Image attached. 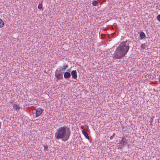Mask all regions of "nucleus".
I'll list each match as a JSON object with an SVG mask.
<instances>
[{"mask_svg":"<svg viewBox=\"0 0 160 160\" xmlns=\"http://www.w3.org/2000/svg\"><path fill=\"white\" fill-rule=\"evenodd\" d=\"M129 49L128 44L126 42L121 43L116 49L115 51L113 58L120 59L127 53Z\"/></svg>","mask_w":160,"mask_h":160,"instance_id":"1","label":"nucleus"},{"mask_svg":"<svg viewBox=\"0 0 160 160\" xmlns=\"http://www.w3.org/2000/svg\"><path fill=\"white\" fill-rule=\"evenodd\" d=\"M70 135V132L67 127H60L56 132L55 137L57 139H62L65 141L68 139Z\"/></svg>","mask_w":160,"mask_h":160,"instance_id":"2","label":"nucleus"},{"mask_svg":"<svg viewBox=\"0 0 160 160\" xmlns=\"http://www.w3.org/2000/svg\"><path fill=\"white\" fill-rule=\"evenodd\" d=\"M43 110L40 108H38L36 111V117H38L40 116L42 113Z\"/></svg>","mask_w":160,"mask_h":160,"instance_id":"3","label":"nucleus"},{"mask_svg":"<svg viewBox=\"0 0 160 160\" xmlns=\"http://www.w3.org/2000/svg\"><path fill=\"white\" fill-rule=\"evenodd\" d=\"M71 75L72 78L75 79H76L77 77V72L76 70H73L71 72Z\"/></svg>","mask_w":160,"mask_h":160,"instance_id":"4","label":"nucleus"},{"mask_svg":"<svg viewBox=\"0 0 160 160\" xmlns=\"http://www.w3.org/2000/svg\"><path fill=\"white\" fill-rule=\"evenodd\" d=\"M55 76L57 78V81H58L59 79H60L63 78L62 75L60 73L55 74Z\"/></svg>","mask_w":160,"mask_h":160,"instance_id":"5","label":"nucleus"},{"mask_svg":"<svg viewBox=\"0 0 160 160\" xmlns=\"http://www.w3.org/2000/svg\"><path fill=\"white\" fill-rule=\"evenodd\" d=\"M126 139L125 138H122V140L120 141V144H121L122 146L123 147V145L127 143Z\"/></svg>","mask_w":160,"mask_h":160,"instance_id":"6","label":"nucleus"},{"mask_svg":"<svg viewBox=\"0 0 160 160\" xmlns=\"http://www.w3.org/2000/svg\"><path fill=\"white\" fill-rule=\"evenodd\" d=\"M13 108L15 110H19L20 109V107L19 104H15L13 105Z\"/></svg>","mask_w":160,"mask_h":160,"instance_id":"7","label":"nucleus"},{"mask_svg":"<svg viewBox=\"0 0 160 160\" xmlns=\"http://www.w3.org/2000/svg\"><path fill=\"white\" fill-rule=\"evenodd\" d=\"M64 77L65 78H70L71 77L70 73L67 72H65L64 75Z\"/></svg>","mask_w":160,"mask_h":160,"instance_id":"8","label":"nucleus"},{"mask_svg":"<svg viewBox=\"0 0 160 160\" xmlns=\"http://www.w3.org/2000/svg\"><path fill=\"white\" fill-rule=\"evenodd\" d=\"M82 133L84 135L85 137L87 139H89V137L88 136V133L86 131L83 130L82 131Z\"/></svg>","mask_w":160,"mask_h":160,"instance_id":"9","label":"nucleus"},{"mask_svg":"<svg viewBox=\"0 0 160 160\" xmlns=\"http://www.w3.org/2000/svg\"><path fill=\"white\" fill-rule=\"evenodd\" d=\"M140 38L141 39L144 38L145 37V34L143 32H141L140 34Z\"/></svg>","mask_w":160,"mask_h":160,"instance_id":"10","label":"nucleus"},{"mask_svg":"<svg viewBox=\"0 0 160 160\" xmlns=\"http://www.w3.org/2000/svg\"><path fill=\"white\" fill-rule=\"evenodd\" d=\"M4 25V21L1 18H0V28H2Z\"/></svg>","mask_w":160,"mask_h":160,"instance_id":"11","label":"nucleus"},{"mask_svg":"<svg viewBox=\"0 0 160 160\" xmlns=\"http://www.w3.org/2000/svg\"><path fill=\"white\" fill-rule=\"evenodd\" d=\"M68 67V65H65L63 66V67L61 68V71H64Z\"/></svg>","mask_w":160,"mask_h":160,"instance_id":"12","label":"nucleus"},{"mask_svg":"<svg viewBox=\"0 0 160 160\" xmlns=\"http://www.w3.org/2000/svg\"><path fill=\"white\" fill-rule=\"evenodd\" d=\"M147 47L145 44H142L141 45V48L142 49H144Z\"/></svg>","mask_w":160,"mask_h":160,"instance_id":"13","label":"nucleus"},{"mask_svg":"<svg viewBox=\"0 0 160 160\" xmlns=\"http://www.w3.org/2000/svg\"><path fill=\"white\" fill-rule=\"evenodd\" d=\"M98 3V2L96 1H94L92 2V4L94 6H96Z\"/></svg>","mask_w":160,"mask_h":160,"instance_id":"14","label":"nucleus"},{"mask_svg":"<svg viewBox=\"0 0 160 160\" xmlns=\"http://www.w3.org/2000/svg\"><path fill=\"white\" fill-rule=\"evenodd\" d=\"M42 3H41L39 4L38 6V8H42Z\"/></svg>","mask_w":160,"mask_h":160,"instance_id":"15","label":"nucleus"},{"mask_svg":"<svg viewBox=\"0 0 160 160\" xmlns=\"http://www.w3.org/2000/svg\"><path fill=\"white\" fill-rule=\"evenodd\" d=\"M157 19L158 21L160 22V14L158 15L157 17Z\"/></svg>","mask_w":160,"mask_h":160,"instance_id":"16","label":"nucleus"},{"mask_svg":"<svg viewBox=\"0 0 160 160\" xmlns=\"http://www.w3.org/2000/svg\"><path fill=\"white\" fill-rule=\"evenodd\" d=\"M44 147L45 149L47 150V148H48V146H47V145H46V146H44Z\"/></svg>","mask_w":160,"mask_h":160,"instance_id":"17","label":"nucleus"},{"mask_svg":"<svg viewBox=\"0 0 160 160\" xmlns=\"http://www.w3.org/2000/svg\"><path fill=\"white\" fill-rule=\"evenodd\" d=\"M159 83H160V75L159 78Z\"/></svg>","mask_w":160,"mask_h":160,"instance_id":"18","label":"nucleus"},{"mask_svg":"<svg viewBox=\"0 0 160 160\" xmlns=\"http://www.w3.org/2000/svg\"><path fill=\"white\" fill-rule=\"evenodd\" d=\"M112 138H113V137H112V136H111V137H110V139H112Z\"/></svg>","mask_w":160,"mask_h":160,"instance_id":"19","label":"nucleus"},{"mask_svg":"<svg viewBox=\"0 0 160 160\" xmlns=\"http://www.w3.org/2000/svg\"><path fill=\"white\" fill-rule=\"evenodd\" d=\"M87 128H88V125H87Z\"/></svg>","mask_w":160,"mask_h":160,"instance_id":"20","label":"nucleus"}]
</instances>
